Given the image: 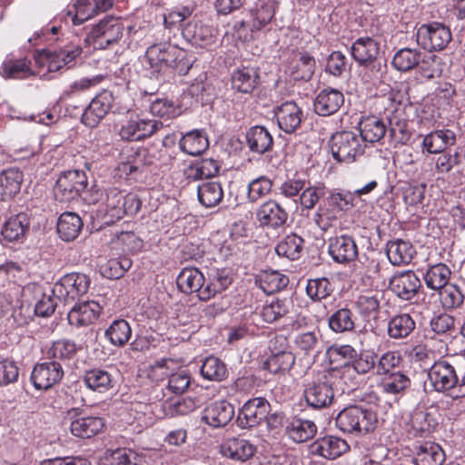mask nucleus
Instances as JSON below:
<instances>
[{"mask_svg": "<svg viewBox=\"0 0 465 465\" xmlns=\"http://www.w3.org/2000/svg\"><path fill=\"white\" fill-rule=\"evenodd\" d=\"M445 460L442 448L434 442H424L419 447L415 462L417 465H441Z\"/></svg>", "mask_w": 465, "mask_h": 465, "instance_id": "48", "label": "nucleus"}, {"mask_svg": "<svg viewBox=\"0 0 465 465\" xmlns=\"http://www.w3.org/2000/svg\"><path fill=\"white\" fill-rule=\"evenodd\" d=\"M390 287L400 299L411 301L418 294L421 282L413 271H405L391 279Z\"/></svg>", "mask_w": 465, "mask_h": 465, "instance_id": "19", "label": "nucleus"}, {"mask_svg": "<svg viewBox=\"0 0 465 465\" xmlns=\"http://www.w3.org/2000/svg\"><path fill=\"white\" fill-rule=\"evenodd\" d=\"M114 101L109 90H103L89 104L82 115V122L89 127H94L108 114Z\"/></svg>", "mask_w": 465, "mask_h": 465, "instance_id": "17", "label": "nucleus"}, {"mask_svg": "<svg viewBox=\"0 0 465 465\" xmlns=\"http://www.w3.org/2000/svg\"><path fill=\"white\" fill-rule=\"evenodd\" d=\"M141 207V202L134 193H126L116 188L106 191L103 203L104 218L106 223H114L124 215H134Z\"/></svg>", "mask_w": 465, "mask_h": 465, "instance_id": "4", "label": "nucleus"}, {"mask_svg": "<svg viewBox=\"0 0 465 465\" xmlns=\"http://www.w3.org/2000/svg\"><path fill=\"white\" fill-rule=\"evenodd\" d=\"M145 59L152 69L159 72L163 66L174 68L180 74H186L193 65L188 52L170 43L154 44L149 46Z\"/></svg>", "mask_w": 465, "mask_h": 465, "instance_id": "2", "label": "nucleus"}, {"mask_svg": "<svg viewBox=\"0 0 465 465\" xmlns=\"http://www.w3.org/2000/svg\"><path fill=\"white\" fill-rule=\"evenodd\" d=\"M289 278L278 271L263 272L260 276V286L266 293H273L286 287Z\"/></svg>", "mask_w": 465, "mask_h": 465, "instance_id": "58", "label": "nucleus"}, {"mask_svg": "<svg viewBox=\"0 0 465 465\" xmlns=\"http://www.w3.org/2000/svg\"><path fill=\"white\" fill-rule=\"evenodd\" d=\"M360 134L362 143H374L380 142L385 135L387 127L383 120L375 115L363 118L360 124Z\"/></svg>", "mask_w": 465, "mask_h": 465, "instance_id": "35", "label": "nucleus"}, {"mask_svg": "<svg viewBox=\"0 0 465 465\" xmlns=\"http://www.w3.org/2000/svg\"><path fill=\"white\" fill-rule=\"evenodd\" d=\"M439 292L440 302L445 309H455L464 302V295L456 284H448Z\"/></svg>", "mask_w": 465, "mask_h": 465, "instance_id": "62", "label": "nucleus"}, {"mask_svg": "<svg viewBox=\"0 0 465 465\" xmlns=\"http://www.w3.org/2000/svg\"><path fill=\"white\" fill-rule=\"evenodd\" d=\"M29 228V220L25 213H18L10 217L4 224L1 233L8 242L19 241Z\"/></svg>", "mask_w": 465, "mask_h": 465, "instance_id": "41", "label": "nucleus"}, {"mask_svg": "<svg viewBox=\"0 0 465 465\" xmlns=\"http://www.w3.org/2000/svg\"><path fill=\"white\" fill-rule=\"evenodd\" d=\"M451 271L445 263L430 265L423 275L426 286L433 291H440L447 286L450 279Z\"/></svg>", "mask_w": 465, "mask_h": 465, "instance_id": "39", "label": "nucleus"}, {"mask_svg": "<svg viewBox=\"0 0 465 465\" xmlns=\"http://www.w3.org/2000/svg\"><path fill=\"white\" fill-rule=\"evenodd\" d=\"M382 294L380 292H365L355 302L358 312L364 318H375L379 313Z\"/></svg>", "mask_w": 465, "mask_h": 465, "instance_id": "49", "label": "nucleus"}, {"mask_svg": "<svg viewBox=\"0 0 465 465\" xmlns=\"http://www.w3.org/2000/svg\"><path fill=\"white\" fill-rule=\"evenodd\" d=\"M328 252L334 262L341 264L355 261L359 254L355 239L348 234L331 237L328 241Z\"/></svg>", "mask_w": 465, "mask_h": 465, "instance_id": "13", "label": "nucleus"}, {"mask_svg": "<svg viewBox=\"0 0 465 465\" xmlns=\"http://www.w3.org/2000/svg\"><path fill=\"white\" fill-rule=\"evenodd\" d=\"M124 23L118 17L106 16L95 25L88 35L89 41L97 49H104L123 36Z\"/></svg>", "mask_w": 465, "mask_h": 465, "instance_id": "8", "label": "nucleus"}, {"mask_svg": "<svg viewBox=\"0 0 465 465\" xmlns=\"http://www.w3.org/2000/svg\"><path fill=\"white\" fill-rule=\"evenodd\" d=\"M132 330L125 320H116L105 331V336L114 346L124 345L131 338Z\"/></svg>", "mask_w": 465, "mask_h": 465, "instance_id": "56", "label": "nucleus"}, {"mask_svg": "<svg viewBox=\"0 0 465 465\" xmlns=\"http://www.w3.org/2000/svg\"><path fill=\"white\" fill-rule=\"evenodd\" d=\"M377 414L361 406L351 405L341 410L335 418V425L344 433L367 434L376 428Z\"/></svg>", "mask_w": 465, "mask_h": 465, "instance_id": "3", "label": "nucleus"}, {"mask_svg": "<svg viewBox=\"0 0 465 465\" xmlns=\"http://www.w3.org/2000/svg\"><path fill=\"white\" fill-rule=\"evenodd\" d=\"M288 216L287 211L275 200L264 202L255 212L260 226L273 230L283 227Z\"/></svg>", "mask_w": 465, "mask_h": 465, "instance_id": "14", "label": "nucleus"}, {"mask_svg": "<svg viewBox=\"0 0 465 465\" xmlns=\"http://www.w3.org/2000/svg\"><path fill=\"white\" fill-rule=\"evenodd\" d=\"M295 362V357L290 351H281L272 355L265 362L264 367L272 373L287 371Z\"/></svg>", "mask_w": 465, "mask_h": 465, "instance_id": "63", "label": "nucleus"}, {"mask_svg": "<svg viewBox=\"0 0 465 465\" xmlns=\"http://www.w3.org/2000/svg\"><path fill=\"white\" fill-rule=\"evenodd\" d=\"M304 397L306 402L314 409L331 405L334 399V391L327 375L309 384L304 391Z\"/></svg>", "mask_w": 465, "mask_h": 465, "instance_id": "15", "label": "nucleus"}, {"mask_svg": "<svg viewBox=\"0 0 465 465\" xmlns=\"http://www.w3.org/2000/svg\"><path fill=\"white\" fill-rule=\"evenodd\" d=\"M83 381L89 390L99 393H104L112 390L114 385L113 375L108 371L103 369L86 371Z\"/></svg>", "mask_w": 465, "mask_h": 465, "instance_id": "36", "label": "nucleus"}, {"mask_svg": "<svg viewBox=\"0 0 465 465\" xmlns=\"http://www.w3.org/2000/svg\"><path fill=\"white\" fill-rule=\"evenodd\" d=\"M246 141L250 150L257 153H264L272 146L271 134L262 126H253L246 133Z\"/></svg>", "mask_w": 465, "mask_h": 465, "instance_id": "44", "label": "nucleus"}, {"mask_svg": "<svg viewBox=\"0 0 465 465\" xmlns=\"http://www.w3.org/2000/svg\"><path fill=\"white\" fill-rule=\"evenodd\" d=\"M428 380L437 392L453 399L465 397V369L459 363L438 361L428 371Z\"/></svg>", "mask_w": 465, "mask_h": 465, "instance_id": "1", "label": "nucleus"}, {"mask_svg": "<svg viewBox=\"0 0 465 465\" xmlns=\"http://www.w3.org/2000/svg\"><path fill=\"white\" fill-rule=\"evenodd\" d=\"M437 425L430 413L417 410L411 414L407 430L411 437H424L430 434Z\"/></svg>", "mask_w": 465, "mask_h": 465, "instance_id": "34", "label": "nucleus"}, {"mask_svg": "<svg viewBox=\"0 0 465 465\" xmlns=\"http://www.w3.org/2000/svg\"><path fill=\"white\" fill-rule=\"evenodd\" d=\"M198 200L206 208L217 206L223 198L222 184L218 182H203L197 187Z\"/></svg>", "mask_w": 465, "mask_h": 465, "instance_id": "45", "label": "nucleus"}, {"mask_svg": "<svg viewBox=\"0 0 465 465\" xmlns=\"http://www.w3.org/2000/svg\"><path fill=\"white\" fill-rule=\"evenodd\" d=\"M290 305L288 300L272 299L262 305L258 314L264 322L272 323L285 316L289 312Z\"/></svg>", "mask_w": 465, "mask_h": 465, "instance_id": "53", "label": "nucleus"}, {"mask_svg": "<svg viewBox=\"0 0 465 465\" xmlns=\"http://www.w3.org/2000/svg\"><path fill=\"white\" fill-rule=\"evenodd\" d=\"M183 38L195 47L204 48L214 43L215 29L200 21L189 22L183 29Z\"/></svg>", "mask_w": 465, "mask_h": 465, "instance_id": "20", "label": "nucleus"}, {"mask_svg": "<svg viewBox=\"0 0 465 465\" xmlns=\"http://www.w3.org/2000/svg\"><path fill=\"white\" fill-rule=\"evenodd\" d=\"M24 175L15 168H9L0 173V201L13 199L21 189Z\"/></svg>", "mask_w": 465, "mask_h": 465, "instance_id": "33", "label": "nucleus"}, {"mask_svg": "<svg viewBox=\"0 0 465 465\" xmlns=\"http://www.w3.org/2000/svg\"><path fill=\"white\" fill-rule=\"evenodd\" d=\"M457 142L456 134L450 129H439L424 135L421 142L422 151L428 153H441Z\"/></svg>", "mask_w": 465, "mask_h": 465, "instance_id": "21", "label": "nucleus"}, {"mask_svg": "<svg viewBox=\"0 0 465 465\" xmlns=\"http://www.w3.org/2000/svg\"><path fill=\"white\" fill-rule=\"evenodd\" d=\"M331 151L333 158L338 162L353 163L363 154L365 145L359 134L351 131H343L332 134Z\"/></svg>", "mask_w": 465, "mask_h": 465, "instance_id": "5", "label": "nucleus"}, {"mask_svg": "<svg viewBox=\"0 0 465 465\" xmlns=\"http://www.w3.org/2000/svg\"><path fill=\"white\" fill-rule=\"evenodd\" d=\"M66 418L71 420L70 430L74 436L88 439L99 433L104 426V420L100 417L81 416V411L72 408L67 411Z\"/></svg>", "mask_w": 465, "mask_h": 465, "instance_id": "12", "label": "nucleus"}, {"mask_svg": "<svg viewBox=\"0 0 465 465\" xmlns=\"http://www.w3.org/2000/svg\"><path fill=\"white\" fill-rule=\"evenodd\" d=\"M83 227L80 216L74 213L66 212L60 215L57 223V232L60 237L70 242L74 240Z\"/></svg>", "mask_w": 465, "mask_h": 465, "instance_id": "37", "label": "nucleus"}, {"mask_svg": "<svg viewBox=\"0 0 465 465\" xmlns=\"http://www.w3.org/2000/svg\"><path fill=\"white\" fill-rule=\"evenodd\" d=\"M316 424L310 420H304L298 417H292L286 420L285 432L294 442H304L317 433Z\"/></svg>", "mask_w": 465, "mask_h": 465, "instance_id": "31", "label": "nucleus"}, {"mask_svg": "<svg viewBox=\"0 0 465 465\" xmlns=\"http://www.w3.org/2000/svg\"><path fill=\"white\" fill-rule=\"evenodd\" d=\"M270 412V403L264 398L249 400L239 412L237 421L242 428H252L260 424Z\"/></svg>", "mask_w": 465, "mask_h": 465, "instance_id": "16", "label": "nucleus"}, {"mask_svg": "<svg viewBox=\"0 0 465 465\" xmlns=\"http://www.w3.org/2000/svg\"><path fill=\"white\" fill-rule=\"evenodd\" d=\"M64 376V371L57 361L37 364L31 374V381L36 390H47L58 383Z\"/></svg>", "mask_w": 465, "mask_h": 465, "instance_id": "18", "label": "nucleus"}, {"mask_svg": "<svg viewBox=\"0 0 465 465\" xmlns=\"http://www.w3.org/2000/svg\"><path fill=\"white\" fill-rule=\"evenodd\" d=\"M303 239L296 233L285 236L276 246L275 252L279 256L290 260L299 259L303 248Z\"/></svg>", "mask_w": 465, "mask_h": 465, "instance_id": "54", "label": "nucleus"}, {"mask_svg": "<svg viewBox=\"0 0 465 465\" xmlns=\"http://www.w3.org/2000/svg\"><path fill=\"white\" fill-rule=\"evenodd\" d=\"M152 114L165 118L173 119L181 114V108L173 101L167 98H158L150 105Z\"/></svg>", "mask_w": 465, "mask_h": 465, "instance_id": "60", "label": "nucleus"}, {"mask_svg": "<svg viewBox=\"0 0 465 465\" xmlns=\"http://www.w3.org/2000/svg\"><path fill=\"white\" fill-rule=\"evenodd\" d=\"M90 283V278L86 274L80 272L67 273L54 284L52 293L60 301L67 303L85 294Z\"/></svg>", "mask_w": 465, "mask_h": 465, "instance_id": "9", "label": "nucleus"}, {"mask_svg": "<svg viewBox=\"0 0 465 465\" xmlns=\"http://www.w3.org/2000/svg\"><path fill=\"white\" fill-rule=\"evenodd\" d=\"M346 440L336 436H325L318 439L310 446V452L325 459L334 460L349 450Z\"/></svg>", "mask_w": 465, "mask_h": 465, "instance_id": "23", "label": "nucleus"}, {"mask_svg": "<svg viewBox=\"0 0 465 465\" xmlns=\"http://www.w3.org/2000/svg\"><path fill=\"white\" fill-rule=\"evenodd\" d=\"M422 53L416 48H401L392 58V66L400 72H409L421 62Z\"/></svg>", "mask_w": 465, "mask_h": 465, "instance_id": "47", "label": "nucleus"}, {"mask_svg": "<svg viewBox=\"0 0 465 465\" xmlns=\"http://www.w3.org/2000/svg\"><path fill=\"white\" fill-rule=\"evenodd\" d=\"M415 321L408 313L394 315L388 322V335L394 340L407 338L415 330Z\"/></svg>", "mask_w": 465, "mask_h": 465, "instance_id": "43", "label": "nucleus"}, {"mask_svg": "<svg viewBox=\"0 0 465 465\" xmlns=\"http://www.w3.org/2000/svg\"><path fill=\"white\" fill-rule=\"evenodd\" d=\"M178 289L186 294L197 293L201 300V292L205 286V278L203 272L194 267H185L176 279Z\"/></svg>", "mask_w": 465, "mask_h": 465, "instance_id": "28", "label": "nucleus"}, {"mask_svg": "<svg viewBox=\"0 0 465 465\" xmlns=\"http://www.w3.org/2000/svg\"><path fill=\"white\" fill-rule=\"evenodd\" d=\"M86 186L87 177L84 172L69 170L57 179L54 189V196L60 202H70L77 198Z\"/></svg>", "mask_w": 465, "mask_h": 465, "instance_id": "10", "label": "nucleus"}, {"mask_svg": "<svg viewBox=\"0 0 465 465\" xmlns=\"http://www.w3.org/2000/svg\"><path fill=\"white\" fill-rule=\"evenodd\" d=\"M256 448L247 440L243 438L227 439L221 445V453L223 456L244 461L252 457Z\"/></svg>", "mask_w": 465, "mask_h": 465, "instance_id": "32", "label": "nucleus"}, {"mask_svg": "<svg viewBox=\"0 0 465 465\" xmlns=\"http://www.w3.org/2000/svg\"><path fill=\"white\" fill-rule=\"evenodd\" d=\"M0 74L5 79H25L34 74V72L30 68V61L26 58H7L2 63Z\"/></svg>", "mask_w": 465, "mask_h": 465, "instance_id": "42", "label": "nucleus"}, {"mask_svg": "<svg viewBox=\"0 0 465 465\" xmlns=\"http://www.w3.org/2000/svg\"><path fill=\"white\" fill-rule=\"evenodd\" d=\"M161 127L162 123L137 115L123 123L119 135L125 141H141L152 136Z\"/></svg>", "mask_w": 465, "mask_h": 465, "instance_id": "11", "label": "nucleus"}, {"mask_svg": "<svg viewBox=\"0 0 465 465\" xmlns=\"http://www.w3.org/2000/svg\"><path fill=\"white\" fill-rule=\"evenodd\" d=\"M415 253V248L409 241L397 239L388 242L386 245L387 257L393 265L404 266L410 264Z\"/></svg>", "mask_w": 465, "mask_h": 465, "instance_id": "29", "label": "nucleus"}, {"mask_svg": "<svg viewBox=\"0 0 465 465\" xmlns=\"http://www.w3.org/2000/svg\"><path fill=\"white\" fill-rule=\"evenodd\" d=\"M201 373L208 381H222L228 376V370L224 362L220 359L207 357L202 364Z\"/></svg>", "mask_w": 465, "mask_h": 465, "instance_id": "55", "label": "nucleus"}, {"mask_svg": "<svg viewBox=\"0 0 465 465\" xmlns=\"http://www.w3.org/2000/svg\"><path fill=\"white\" fill-rule=\"evenodd\" d=\"M259 82V74L253 67H242L238 69L232 76V88L240 93H252Z\"/></svg>", "mask_w": 465, "mask_h": 465, "instance_id": "40", "label": "nucleus"}, {"mask_svg": "<svg viewBox=\"0 0 465 465\" xmlns=\"http://www.w3.org/2000/svg\"><path fill=\"white\" fill-rule=\"evenodd\" d=\"M320 343L319 337L314 331L298 334L294 340L296 349L305 355H318L321 352Z\"/></svg>", "mask_w": 465, "mask_h": 465, "instance_id": "59", "label": "nucleus"}, {"mask_svg": "<svg viewBox=\"0 0 465 465\" xmlns=\"http://www.w3.org/2000/svg\"><path fill=\"white\" fill-rule=\"evenodd\" d=\"M133 262L127 256L110 259L100 267L103 276L108 279H118L132 267Z\"/></svg>", "mask_w": 465, "mask_h": 465, "instance_id": "57", "label": "nucleus"}, {"mask_svg": "<svg viewBox=\"0 0 465 465\" xmlns=\"http://www.w3.org/2000/svg\"><path fill=\"white\" fill-rule=\"evenodd\" d=\"M344 103L343 94L333 88L322 90L314 99V112L321 116L334 114Z\"/></svg>", "mask_w": 465, "mask_h": 465, "instance_id": "26", "label": "nucleus"}, {"mask_svg": "<svg viewBox=\"0 0 465 465\" xmlns=\"http://www.w3.org/2000/svg\"><path fill=\"white\" fill-rule=\"evenodd\" d=\"M331 292V284L327 278L322 277L308 280L306 293L312 300L321 301L330 296Z\"/></svg>", "mask_w": 465, "mask_h": 465, "instance_id": "61", "label": "nucleus"}, {"mask_svg": "<svg viewBox=\"0 0 465 465\" xmlns=\"http://www.w3.org/2000/svg\"><path fill=\"white\" fill-rule=\"evenodd\" d=\"M234 416V407L227 401H217L208 405L202 420L213 428L227 425Z\"/></svg>", "mask_w": 465, "mask_h": 465, "instance_id": "24", "label": "nucleus"}, {"mask_svg": "<svg viewBox=\"0 0 465 465\" xmlns=\"http://www.w3.org/2000/svg\"><path fill=\"white\" fill-rule=\"evenodd\" d=\"M82 54V47L70 44L59 49H47L39 52L35 57V63L40 67L46 66L47 72H57L69 65Z\"/></svg>", "mask_w": 465, "mask_h": 465, "instance_id": "7", "label": "nucleus"}, {"mask_svg": "<svg viewBox=\"0 0 465 465\" xmlns=\"http://www.w3.org/2000/svg\"><path fill=\"white\" fill-rule=\"evenodd\" d=\"M181 150L193 156L200 155L209 146L206 134L199 130H193L184 134L179 143Z\"/></svg>", "mask_w": 465, "mask_h": 465, "instance_id": "38", "label": "nucleus"}, {"mask_svg": "<svg viewBox=\"0 0 465 465\" xmlns=\"http://www.w3.org/2000/svg\"><path fill=\"white\" fill-rule=\"evenodd\" d=\"M410 386L411 379L400 371L384 375L381 381L382 391L392 395L403 394Z\"/></svg>", "mask_w": 465, "mask_h": 465, "instance_id": "50", "label": "nucleus"}, {"mask_svg": "<svg viewBox=\"0 0 465 465\" xmlns=\"http://www.w3.org/2000/svg\"><path fill=\"white\" fill-rule=\"evenodd\" d=\"M98 302L89 301L74 306L68 312L67 318L71 325L84 326L94 322L101 312Z\"/></svg>", "mask_w": 465, "mask_h": 465, "instance_id": "30", "label": "nucleus"}, {"mask_svg": "<svg viewBox=\"0 0 465 465\" xmlns=\"http://www.w3.org/2000/svg\"><path fill=\"white\" fill-rule=\"evenodd\" d=\"M380 45L371 37H360L351 47V54L352 58L361 66L376 67V58L379 54Z\"/></svg>", "mask_w": 465, "mask_h": 465, "instance_id": "22", "label": "nucleus"}, {"mask_svg": "<svg viewBox=\"0 0 465 465\" xmlns=\"http://www.w3.org/2000/svg\"><path fill=\"white\" fill-rule=\"evenodd\" d=\"M76 344L69 340L54 341L48 350V357L54 360H71L76 353Z\"/></svg>", "mask_w": 465, "mask_h": 465, "instance_id": "64", "label": "nucleus"}, {"mask_svg": "<svg viewBox=\"0 0 465 465\" xmlns=\"http://www.w3.org/2000/svg\"><path fill=\"white\" fill-rule=\"evenodd\" d=\"M419 45L430 52L442 51L452 40L450 29L438 22L421 25L416 34Z\"/></svg>", "mask_w": 465, "mask_h": 465, "instance_id": "6", "label": "nucleus"}, {"mask_svg": "<svg viewBox=\"0 0 465 465\" xmlns=\"http://www.w3.org/2000/svg\"><path fill=\"white\" fill-rule=\"evenodd\" d=\"M275 116L280 129L292 134L301 125L302 111L294 102H286L278 106Z\"/></svg>", "mask_w": 465, "mask_h": 465, "instance_id": "27", "label": "nucleus"}, {"mask_svg": "<svg viewBox=\"0 0 465 465\" xmlns=\"http://www.w3.org/2000/svg\"><path fill=\"white\" fill-rule=\"evenodd\" d=\"M355 316L349 308L335 311L328 319L330 329L336 333L351 331L355 328Z\"/></svg>", "mask_w": 465, "mask_h": 465, "instance_id": "51", "label": "nucleus"}, {"mask_svg": "<svg viewBox=\"0 0 465 465\" xmlns=\"http://www.w3.org/2000/svg\"><path fill=\"white\" fill-rule=\"evenodd\" d=\"M232 283L229 272L223 270H216L211 276L210 281L201 292V301H208L226 290Z\"/></svg>", "mask_w": 465, "mask_h": 465, "instance_id": "46", "label": "nucleus"}, {"mask_svg": "<svg viewBox=\"0 0 465 465\" xmlns=\"http://www.w3.org/2000/svg\"><path fill=\"white\" fill-rule=\"evenodd\" d=\"M277 7L275 0H258L255 5L249 9L251 20L249 29L252 33L259 32L271 23L274 17Z\"/></svg>", "mask_w": 465, "mask_h": 465, "instance_id": "25", "label": "nucleus"}, {"mask_svg": "<svg viewBox=\"0 0 465 465\" xmlns=\"http://www.w3.org/2000/svg\"><path fill=\"white\" fill-rule=\"evenodd\" d=\"M315 66L316 62L312 55L300 53L294 60L291 74L294 80L309 81L314 74Z\"/></svg>", "mask_w": 465, "mask_h": 465, "instance_id": "52", "label": "nucleus"}]
</instances>
